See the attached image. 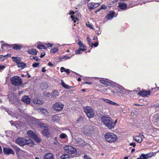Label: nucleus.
Masks as SVG:
<instances>
[{
    "mask_svg": "<svg viewBox=\"0 0 159 159\" xmlns=\"http://www.w3.org/2000/svg\"><path fill=\"white\" fill-rule=\"evenodd\" d=\"M101 120L104 125L109 129L114 128L117 122V120L114 121L111 118L106 116H103Z\"/></svg>",
    "mask_w": 159,
    "mask_h": 159,
    "instance_id": "obj_1",
    "label": "nucleus"
},
{
    "mask_svg": "<svg viewBox=\"0 0 159 159\" xmlns=\"http://www.w3.org/2000/svg\"><path fill=\"white\" fill-rule=\"evenodd\" d=\"M106 141L109 143H112L116 141L118 137L116 134L112 132H107L104 135Z\"/></svg>",
    "mask_w": 159,
    "mask_h": 159,
    "instance_id": "obj_2",
    "label": "nucleus"
},
{
    "mask_svg": "<svg viewBox=\"0 0 159 159\" xmlns=\"http://www.w3.org/2000/svg\"><path fill=\"white\" fill-rule=\"evenodd\" d=\"M11 84L15 86H19L23 84V81L21 78L18 76H14L10 78Z\"/></svg>",
    "mask_w": 159,
    "mask_h": 159,
    "instance_id": "obj_3",
    "label": "nucleus"
},
{
    "mask_svg": "<svg viewBox=\"0 0 159 159\" xmlns=\"http://www.w3.org/2000/svg\"><path fill=\"white\" fill-rule=\"evenodd\" d=\"M64 149L66 153L72 155H73V157L77 156L76 155L77 152L76 149L72 146L66 145L64 147Z\"/></svg>",
    "mask_w": 159,
    "mask_h": 159,
    "instance_id": "obj_4",
    "label": "nucleus"
},
{
    "mask_svg": "<svg viewBox=\"0 0 159 159\" xmlns=\"http://www.w3.org/2000/svg\"><path fill=\"white\" fill-rule=\"evenodd\" d=\"M83 109L87 116L89 118H93L95 115L94 111L91 107L85 106L83 107Z\"/></svg>",
    "mask_w": 159,
    "mask_h": 159,
    "instance_id": "obj_5",
    "label": "nucleus"
},
{
    "mask_svg": "<svg viewBox=\"0 0 159 159\" xmlns=\"http://www.w3.org/2000/svg\"><path fill=\"white\" fill-rule=\"evenodd\" d=\"M27 134L31 138H32L34 141L38 143H39L41 141L40 139L38 138L36 134L32 130H28L27 133Z\"/></svg>",
    "mask_w": 159,
    "mask_h": 159,
    "instance_id": "obj_6",
    "label": "nucleus"
},
{
    "mask_svg": "<svg viewBox=\"0 0 159 159\" xmlns=\"http://www.w3.org/2000/svg\"><path fill=\"white\" fill-rule=\"evenodd\" d=\"M64 106L62 103L57 102L53 104L52 107L54 110L56 111H59L62 110Z\"/></svg>",
    "mask_w": 159,
    "mask_h": 159,
    "instance_id": "obj_7",
    "label": "nucleus"
},
{
    "mask_svg": "<svg viewBox=\"0 0 159 159\" xmlns=\"http://www.w3.org/2000/svg\"><path fill=\"white\" fill-rule=\"evenodd\" d=\"M116 92L119 94L120 96H124L126 93V90L122 87H117L116 88Z\"/></svg>",
    "mask_w": 159,
    "mask_h": 159,
    "instance_id": "obj_8",
    "label": "nucleus"
},
{
    "mask_svg": "<svg viewBox=\"0 0 159 159\" xmlns=\"http://www.w3.org/2000/svg\"><path fill=\"white\" fill-rule=\"evenodd\" d=\"M41 132L42 134L44 136L47 138H49L50 136V134L49 132V128L46 124L43 127V129Z\"/></svg>",
    "mask_w": 159,
    "mask_h": 159,
    "instance_id": "obj_9",
    "label": "nucleus"
},
{
    "mask_svg": "<svg viewBox=\"0 0 159 159\" xmlns=\"http://www.w3.org/2000/svg\"><path fill=\"white\" fill-rule=\"evenodd\" d=\"M151 92L148 90H143L140 91L138 93V94L140 96L143 97H148L150 94Z\"/></svg>",
    "mask_w": 159,
    "mask_h": 159,
    "instance_id": "obj_10",
    "label": "nucleus"
},
{
    "mask_svg": "<svg viewBox=\"0 0 159 159\" xmlns=\"http://www.w3.org/2000/svg\"><path fill=\"white\" fill-rule=\"evenodd\" d=\"M26 141V139L24 138H19L16 139V143L20 146H23L25 145Z\"/></svg>",
    "mask_w": 159,
    "mask_h": 159,
    "instance_id": "obj_11",
    "label": "nucleus"
},
{
    "mask_svg": "<svg viewBox=\"0 0 159 159\" xmlns=\"http://www.w3.org/2000/svg\"><path fill=\"white\" fill-rule=\"evenodd\" d=\"M78 44L79 45L80 47V48L78 49H76V50H75V53L76 54H79L81 53V51H86L87 49V48H86L84 46V48H82L81 47V45H82V44H81V41H79V42L78 43Z\"/></svg>",
    "mask_w": 159,
    "mask_h": 159,
    "instance_id": "obj_12",
    "label": "nucleus"
},
{
    "mask_svg": "<svg viewBox=\"0 0 159 159\" xmlns=\"http://www.w3.org/2000/svg\"><path fill=\"white\" fill-rule=\"evenodd\" d=\"M100 4L99 3H94V2H91L89 3L87 6L89 9L92 10L97 7Z\"/></svg>",
    "mask_w": 159,
    "mask_h": 159,
    "instance_id": "obj_13",
    "label": "nucleus"
},
{
    "mask_svg": "<svg viewBox=\"0 0 159 159\" xmlns=\"http://www.w3.org/2000/svg\"><path fill=\"white\" fill-rule=\"evenodd\" d=\"M3 151L5 154H15L14 152L13 151V150L8 148H4L3 149Z\"/></svg>",
    "mask_w": 159,
    "mask_h": 159,
    "instance_id": "obj_14",
    "label": "nucleus"
},
{
    "mask_svg": "<svg viewBox=\"0 0 159 159\" xmlns=\"http://www.w3.org/2000/svg\"><path fill=\"white\" fill-rule=\"evenodd\" d=\"M21 100L23 102L28 104L30 103V99L28 96L25 95L22 97Z\"/></svg>",
    "mask_w": 159,
    "mask_h": 159,
    "instance_id": "obj_15",
    "label": "nucleus"
},
{
    "mask_svg": "<svg viewBox=\"0 0 159 159\" xmlns=\"http://www.w3.org/2000/svg\"><path fill=\"white\" fill-rule=\"evenodd\" d=\"M77 15L75 14L73 16H71V18L74 22L75 23L77 21H78V18L79 16H81V15L80 13H79L78 12Z\"/></svg>",
    "mask_w": 159,
    "mask_h": 159,
    "instance_id": "obj_16",
    "label": "nucleus"
},
{
    "mask_svg": "<svg viewBox=\"0 0 159 159\" xmlns=\"http://www.w3.org/2000/svg\"><path fill=\"white\" fill-rule=\"evenodd\" d=\"M118 7L121 10H125L127 7V4L124 2H119Z\"/></svg>",
    "mask_w": 159,
    "mask_h": 159,
    "instance_id": "obj_17",
    "label": "nucleus"
},
{
    "mask_svg": "<svg viewBox=\"0 0 159 159\" xmlns=\"http://www.w3.org/2000/svg\"><path fill=\"white\" fill-rule=\"evenodd\" d=\"M115 12L113 11H111L106 16L108 20L112 19L114 16Z\"/></svg>",
    "mask_w": 159,
    "mask_h": 159,
    "instance_id": "obj_18",
    "label": "nucleus"
},
{
    "mask_svg": "<svg viewBox=\"0 0 159 159\" xmlns=\"http://www.w3.org/2000/svg\"><path fill=\"white\" fill-rule=\"evenodd\" d=\"M77 144L80 146H84L85 145V143L84 141L81 138H79L77 139L76 140Z\"/></svg>",
    "mask_w": 159,
    "mask_h": 159,
    "instance_id": "obj_19",
    "label": "nucleus"
},
{
    "mask_svg": "<svg viewBox=\"0 0 159 159\" xmlns=\"http://www.w3.org/2000/svg\"><path fill=\"white\" fill-rule=\"evenodd\" d=\"M38 52V51L36 49L32 48L29 49L27 51V52L30 55H37Z\"/></svg>",
    "mask_w": 159,
    "mask_h": 159,
    "instance_id": "obj_20",
    "label": "nucleus"
},
{
    "mask_svg": "<svg viewBox=\"0 0 159 159\" xmlns=\"http://www.w3.org/2000/svg\"><path fill=\"white\" fill-rule=\"evenodd\" d=\"M154 124L159 126V114H157L154 117Z\"/></svg>",
    "mask_w": 159,
    "mask_h": 159,
    "instance_id": "obj_21",
    "label": "nucleus"
},
{
    "mask_svg": "<svg viewBox=\"0 0 159 159\" xmlns=\"http://www.w3.org/2000/svg\"><path fill=\"white\" fill-rule=\"evenodd\" d=\"M43 159H54V157L52 153H48L44 156Z\"/></svg>",
    "mask_w": 159,
    "mask_h": 159,
    "instance_id": "obj_22",
    "label": "nucleus"
},
{
    "mask_svg": "<svg viewBox=\"0 0 159 159\" xmlns=\"http://www.w3.org/2000/svg\"><path fill=\"white\" fill-rule=\"evenodd\" d=\"M12 48L16 50H19L22 48V45L21 44H14L12 45Z\"/></svg>",
    "mask_w": 159,
    "mask_h": 159,
    "instance_id": "obj_23",
    "label": "nucleus"
},
{
    "mask_svg": "<svg viewBox=\"0 0 159 159\" xmlns=\"http://www.w3.org/2000/svg\"><path fill=\"white\" fill-rule=\"evenodd\" d=\"M25 145H27L30 146H33L34 145V142L31 139H26Z\"/></svg>",
    "mask_w": 159,
    "mask_h": 159,
    "instance_id": "obj_24",
    "label": "nucleus"
},
{
    "mask_svg": "<svg viewBox=\"0 0 159 159\" xmlns=\"http://www.w3.org/2000/svg\"><path fill=\"white\" fill-rule=\"evenodd\" d=\"M11 58L14 62L16 63L17 65L20 62L21 59L19 57H12Z\"/></svg>",
    "mask_w": 159,
    "mask_h": 159,
    "instance_id": "obj_25",
    "label": "nucleus"
},
{
    "mask_svg": "<svg viewBox=\"0 0 159 159\" xmlns=\"http://www.w3.org/2000/svg\"><path fill=\"white\" fill-rule=\"evenodd\" d=\"M35 121V123L42 129H43V127L46 125L43 123H41L39 120H36Z\"/></svg>",
    "mask_w": 159,
    "mask_h": 159,
    "instance_id": "obj_26",
    "label": "nucleus"
},
{
    "mask_svg": "<svg viewBox=\"0 0 159 159\" xmlns=\"http://www.w3.org/2000/svg\"><path fill=\"white\" fill-rule=\"evenodd\" d=\"M18 68H21L23 69L26 67V65L23 62H20L17 65Z\"/></svg>",
    "mask_w": 159,
    "mask_h": 159,
    "instance_id": "obj_27",
    "label": "nucleus"
},
{
    "mask_svg": "<svg viewBox=\"0 0 159 159\" xmlns=\"http://www.w3.org/2000/svg\"><path fill=\"white\" fill-rule=\"evenodd\" d=\"M33 101L34 103L36 104L39 105L43 104L42 102L39 100L37 98H34Z\"/></svg>",
    "mask_w": 159,
    "mask_h": 159,
    "instance_id": "obj_28",
    "label": "nucleus"
},
{
    "mask_svg": "<svg viewBox=\"0 0 159 159\" xmlns=\"http://www.w3.org/2000/svg\"><path fill=\"white\" fill-rule=\"evenodd\" d=\"M48 84L46 83H43L41 84L40 87L42 89H46L48 87Z\"/></svg>",
    "mask_w": 159,
    "mask_h": 159,
    "instance_id": "obj_29",
    "label": "nucleus"
},
{
    "mask_svg": "<svg viewBox=\"0 0 159 159\" xmlns=\"http://www.w3.org/2000/svg\"><path fill=\"white\" fill-rule=\"evenodd\" d=\"M154 155V153L153 152H150L146 154H145V156L146 159H147L153 156Z\"/></svg>",
    "mask_w": 159,
    "mask_h": 159,
    "instance_id": "obj_30",
    "label": "nucleus"
},
{
    "mask_svg": "<svg viewBox=\"0 0 159 159\" xmlns=\"http://www.w3.org/2000/svg\"><path fill=\"white\" fill-rule=\"evenodd\" d=\"M58 95V93L56 90L53 91L51 94V96L53 98H56Z\"/></svg>",
    "mask_w": 159,
    "mask_h": 159,
    "instance_id": "obj_31",
    "label": "nucleus"
},
{
    "mask_svg": "<svg viewBox=\"0 0 159 159\" xmlns=\"http://www.w3.org/2000/svg\"><path fill=\"white\" fill-rule=\"evenodd\" d=\"M61 84L62 86L64 87V88L66 89H69L70 88V87L68 85H66V84L65 83L63 80H61Z\"/></svg>",
    "mask_w": 159,
    "mask_h": 159,
    "instance_id": "obj_32",
    "label": "nucleus"
},
{
    "mask_svg": "<svg viewBox=\"0 0 159 159\" xmlns=\"http://www.w3.org/2000/svg\"><path fill=\"white\" fill-rule=\"evenodd\" d=\"M37 48L39 49H44L46 50L47 48L44 45L41 44H39L37 45Z\"/></svg>",
    "mask_w": 159,
    "mask_h": 159,
    "instance_id": "obj_33",
    "label": "nucleus"
},
{
    "mask_svg": "<svg viewBox=\"0 0 159 159\" xmlns=\"http://www.w3.org/2000/svg\"><path fill=\"white\" fill-rule=\"evenodd\" d=\"M13 149L16 151V153L20 151V148L16 145H14L12 146Z\"/></svg>",
    "mask_w": 159,
    "mask_h": 159,
    "instance_id": "obj_34",
    "label": "nucleus"
},
{
    "mask_svg": "<svg viewBox=\"0 0 159 159\" xmlns=\"http://www.w3.org/2000/svg\"><path fill=\"white\" fill-rule=\"evenodd\" d=\"M59 119V116L57 115H55L52 117V120L53 121L55 122L57 121Z\"/></svg>",
    "mask_w": 159,
    "mask_h": 159,
    "instance_id": "obj_35",
    "label": "nucleus"
},
{
    "mask_svg": "<svg viewBox=\"0 0 159 159\" xmlns=\"http://www.w3.org/2000/svg\"><path fill=\"white\" fill-rule=\"evenodd\" d=\"M58 48L57 47H55V48H52L50 50V52L51 53L54 54L56 52H58Z\"/></svg>",
    "mask_w": 159,
    "mask_h": 159,
    "instance_id": "obj_36",
    "label": "nucleus"
},
{
    "mask_svg": "<svg viewBox=\"0 0 159 159\" xmlns=\"http://www.w3.org/2000/svg\"><path fill=\"white\" fill-rule=\"evenodd\" d=\"M86 25L87 27H89L90 29L94 30V29L93 28V25L92 24L90 23L88 21L87 23H86Z\"/></svg>",
    "mask_w": 159,
    "mask_h": 159,
    "instance_id": "obj_37",
    "label": "nucleus"
},
{
    "mask_svg": "<svg viewBox=\"0 0 159 159\" xmlns=\"http://www.w3.org/2000/svg\"><path fill=\"white\" fill-rule=\"evenodd\" d=\"M69 157H70L69 155L67 154H63L60 157V158L61 159H66Z\"/></svg>",
    "mask_w": 159,
    "mask_h": 159,
    "instance_id": "obj_38",
    "label": "nucleus"
},
{
    "mask_svg": "<svg viewBox=\"0 0 159 159\" xmlns=\"http://www.w3.org/2000/svg\"><path fill=\"white\" fill-rule=\"evenodd\" d=\"M134 139L138 143H140L142 140V138L139 137H136Z\"/></svg>",
    "mask_w": 159,
    "mask_h": 159,
    "instance_id": "obj_39",
    "label": "nucleus"
},
{
    "mask_svg": "<svg viewBox=\"0 0 159 159\" xmlns=\"http://www.w3.org/2000/svg\"><path fill=\"white\" fill-rule=\"evenodd\" d=\"M59 137L61 139H65L67 137V136L66 134L62 133L59 135Z\"/></svg>",
    "mask_w": 159,
    "mask_h": 159,
    "instance_id": "obj_40",
    "label": "nucleus"
},
{
    "mask_svg": "<svg viewBox=\"0 0 159 159\" xmlns=\"http://www.w3.org/2000/svg\"><path fill=\"white\" fill-rule=\"evenodd\" d=\"M98 45V42H96L94 44L93 43H92L91 44V48H93V46L94 47H97Z\"/></svg>",
    "mask_w": 159,
    "mask_h": 159,
    "instance_id": "obj_41",
    "label": "nucleus"
},
{
    "mask_svg": "<svg viewBox=\"0 0 159 159\" xmlns=\"http://www.w3.org/2000/svg\"><path fill=\"white\" fill-rule=\"evenodd\" d=\"M39 63L35 62L33 64L32 66L34 68H36V67H37L38 66H39Z\"/></svg>",
    "mask_w": 159,
    "mask_h": 159,
    "instance_id": "obj_42",
    "label": "nucleus"
},
{
    "mask_svg": "<svg viewBox=\"0 0 159 159\" xmlns=\"http://www.w3.org/2000/svg\"><path fill=\"white\" fill-rule=\"evenodd\" d=\"M86 39L87 40V43H88V44H89V46H90L91 45V39L89 37H87Z\"/></svg>",
    "mask_w": 159,
    "mask_h": 159,
    "instance_id": "obj_43",
    "label": "nucleus"
},
{
    "mask_svg": "<svg viewBox=\"0 0 159 159\" xmlns=\"http://www.w3.org/2000/svg\"><path fill=\"white\" fill-rule=\"evenodd\" d=\"M83 120V118L82 117H80L77 120V123H78V122L80 123L82 122Z\"/></svg>",
    "mask_w": 159,
    "mask_h": 159,
    "instance_id": "obj_44",
    "label": "nucleus"
},
{
    "mask_svg": "<svg viewBox=\"0 0 159 159\" xmlns=\"http://www.w3.org/2000/svg\"><path fill=\"white\" fill-rule=\"evenodd\" d=\"M6 58L4 56L0 55V61H3L6 59Z\"/></svg>",
    "mask_w": 159,
    "mask_h": 159,
    "instance_id": "obj_45",
    "label": "nucleus"
},
{
    "mask_svg": "<svg viewBox=\"0 0 159 159\" xmlns=\"http://www.w3.org/2000/svg\"><path fill=\"white\" fill-rule=\"evenodd\" d=\"M140 159H146L145 156V154L142 153L141 154V156L139 157Z\"/></svg>",
    "mask_w": 159,
    "mask_h": 159,
    "instance_id": "obj_46",
    "label": "nucleus"
},
{
    "mask_svg": "<svg viewBox=\"0 0 159 159\" xmlns=\"http://www.w3.org/2000/svg\"><path fill=\"white\" fill-rule=\"evenodd\" d=\"M75 14L77 15L78 14L77 13H76V12H75V13L74 11H70V12L69 13L70 15H71V16H73Z\"/></svg>",
    "mask_w": 159,
    "mask_h": 159,
    "instance_id": "obj_47",
    "label": "nucleus"
},
{
    "mask_svg": "<svg viewBox=\"0 0 159 159\" xmlns=\"http://www.w3.org/2000/svg\"><path fill=\"white\" fill-rule=\"evenodd\" d=\"M107 7L106 5L104 4L102 5L101 7V9H107Z\"/></svg>",
    "mask_w": 159,
    "mask_h": 159,
    "instance_id": "obj_48",
    "label": "nucleus"
},
{
    "mask_svg": "<svg viewBox=\"0 0 159 159\" xmlns=\"http://www.w3.org/2000/svg\"><path fill=\"white\" fill-rule=\"evenodd\" d=\"M84 159H92L89 156L85 155L84 156Z\"/></svg>",
    "mask_w": 159,
    "mask_h": 159,
    "instance_id": "obj_49",
    "label": "nucleus"
},
{
    "mask_svg": "<svg viewBox=\"0 0 159 159\" xmlns=\"http://www.w3.org/2000/svg\"><path fill=\"white\" fill-rule=\"evenodd\" d=\"M70 57L68 56H63L62 58L63 59H65L66 60V59H69L70 58Z\"/></svg>",
    "mask_w": 159,
    "mask_h": 159,
    "instance_id": "obj_50",
    "label": "nucleus"
},
{
    "mask_svg": "<svg viewBox=\"0 0 159 159\" xmlns=\"http://www.w3.org/2000/svg\"><path fill=\"white\" fill-rule=\"evenodd\" d=\"M111 105H116L117 106H119V105H118V104L116 103L113 102V101H110V102L109 103Z\"/></svg>",
    "mask_w": 159,
    "mask_h": 159,
    "instance_id": "obj_51",
    "label": "nucleus"
},
{
    "mask_svg": "<svg viewBox=\"0 0 159 159\" xmlns=\"http://www.w3.org/2000/svg\"><path fill=\"white\" fill-rule=\"evenodd\" d=\"M136 143L135 142H133L129 144V145L133 146V147H135L136 146Z\"/></svg>",
    "mask_w": 159,
    "mask_h": 159,
    "instance_id": "obj_52",
    "label": "nucleus"
},
{
    "mask_svg": "<svg viewBox=\"0 0 159 159\" xmlns=\"http://www.w3.org/2000/svg\"><path fill=\"white\" fill-rule=\"evenodd\" d=\"M45 52H43L41 53V55L40 56V57L41 58H43L44 56H45Z\"/></svg>",
    "mask_w": 159,
    "mask_h": 159,
    "instance_id": "obj_53",
    "label": "nucleus"
},
{
    "mask_svg": "<svg viewBox=\"0 0 159 159\" xmlns=\"http://www.w3.org/2000/svg\"><path fill=\"white\" fill-rule=\"evenodd\" d=\"M103 100L104 101L106 102V103H109L110 102V100H109V99H104V98H103Z\"/></svg>",
    "mask_w": 159,
    "mask_h": 159,
    "instance_id": "obj_54",
    "label": "nucleus"
},
{
    "mask_svg": "<svg viewBox=\"0 0 159 159\" xmlns=\"http://www.w3.org/2000/svg\"><path fill=\"white\" fill-rule=\"evenodd\" d=\"M46 44L47 45L48 47H51L53 46L52 44L50 43Z\"/></svg>",
    "mask_w": 159,
    "mask_h": 159,
    "instance_id": "obj_55",
    "label": "nucleus"
},
{
    "mask_svg": "<svg viewBox=\"0 0 159 159\" xmlns=\"http://www.w3.org/2000/svg\"><path fill=\"white\" fill-rule=\"evenodd\" d=\"M5 68L4 65H0V70H2L4 69Z\"/></svg>",
    "mask_w": 159,
    "mask_h": 159,
    "instance_id": "obj_56",
    "label": "nucleus"
},
{
    "mask_svg": "<svg viewBox=\"0 0 159 159\" xmlns=\"http://www.w3.org/2000/svg\"><path fill=\"white\" fill-rule=\"evenodd\" d=\"M65 68L63 67H61L60 68V70L61 72H63L64 71H65Z\"/></svg>",
    "mask_w": 159,
    "mask_h": 159,
    "instance_id": "obj_57",
    "label": "nucleus"
},
{
    "mask_svg": "<svg viewBox=\"0 0 159 159\" xmlns=\"http://www.w3.org/2000/svg\"><path fill=\"white\" fill-rule=\"evenodd\" d=\"M99 81L100 83L104 84L105 83L106 81L104 80H100Z\"/></svg>",
    "mask_w": 159,
    "mask_h": 159,
    "instance_id": "obj_58",
    "label": "nucleus"
},
{
    "mask_svg": "<svg viewBox=\"0 0 159 159\" xmlns=\"http://www.w3.org/2000/svg\"><path fill=\"white\" fill-rule=\"evenodd\" d=\"M6 59L7 57H11V54H7L6 55H4Z\"/></svg>",
    "mask_w": 159,
    "mask_h": 159,
    "instance_id": "obj_59",
    "label": "nucleus"
},
{
    "mask_svg": "<svg viewBox=\"0 0 159 159\" xmlns=\"http://www.w3.org/2000/svg\"><path fill=\"white\" fill-rule=\"evenodd\" d=\"M33 58L34 59L36 60L37 61H38L39 60V59H38V58L37 57H34Z\"/></svg>",
    "mask_w": 159,
    "mask_h": 159,
    "instance_id": "obj_60",
    "label": "nucleus"
},
{
    "mask_svg": "<svg viewBox=\"0 0 159 159\" xmlns=\"http://www.w3.org/2000/svg\"><path fill=\"white\" fill-rule=\"evenodd\" d=\"M65 72L67 74H69L70 73V70L69 69H65Z\"/></svg>",
    "mask_w": 159,
    "mask_h": 159,
    "instance_id": "obj_61",
    "label": "nucleus"
},
{
    "mask_svg": "<svg viewBox=\"0 0 159 159\" xmlns=\"http://www.w3.org/2000/svg\"><path fill=\"white\" fill-rule=\"evenodd\" d=\"M84 84H92V83L91 82H84Z\"/></svg>",
    "mask_w": 159,
    "mask_h": 159,
    "instance_id": "obj_62",
    "label": "nucleus"
},
{
    "mask_svg": "<svg viewBox=\"0 0 159 159\" xmlns=\"http://www.w3.org/2000/svg\"><path fill=\"white\" fill-rule=\"evenodd\" d=\"M48 66H53V65L52 64L51 62H49L48 63Z\"/></svg>",
    "mask_w": 159,
    "mask_h": 159,
    "instance_id": "obj_63",
    "label": "nucleus"
},
{
    "mask_svg": "<svg viewBox=\"0 0 159 159\" xmlns=\"http://www.w3.org/2000/svg\"><path fill=\"white\" fill-rule=\"evenodd\" d=\"M8 45L7 44H3L2 45L1 47L2 48H3L4 47H6Z\"/></svg>",
    "mask_w": 159,
    "mask_h": 159,
    "instance_id": "obj_64",
    "label": "nucleus"
}]
</instances>
